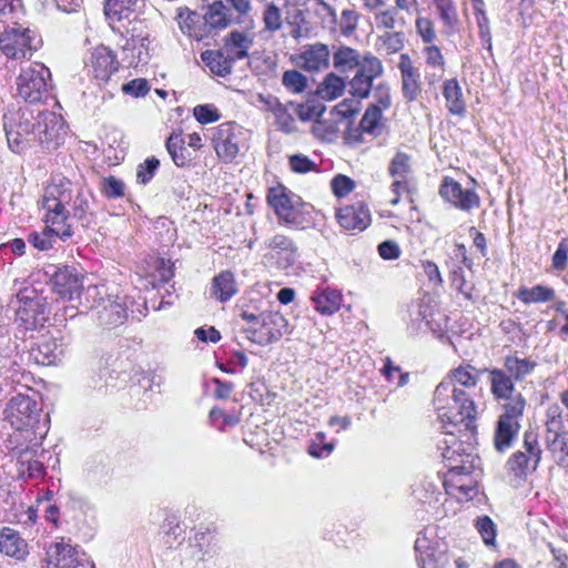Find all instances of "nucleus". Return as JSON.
I'll use <instances>...</instances> for the list:
<instances>
[{
    "mask_svg": "<svg viewBox=\"0 0 568 568\" xmlns=\"http://www.w3.org/2000/svg\"><path fill=\"white\" fill-rule=\"evenodd\" d=\"M263 32L274 34L283 28L282 10L275 2H267L262 11Z\"/></svg>",
    "mask_w": 568,
    "mask_h": 568,
    "instance_id": "46",
    "label": "nucleus"
},
{
    "mask_svg": "<svg viewBox=\"0 0 568 568\" xmlns=\"http://www.w3.org/2000/svg\"><path fill=\"white\" fill-rule=\"evenodd\" d=\"M418 562L420 568H447L449 559L445 551L432 550L423 555Z\"/></svg>",
    "mask_w": 568,
    "mask_h": 568,
    "instance_id": "51",
    "label": "nucleus"
},
{
    "mask_svg": "<svg viewBox=\"0 0 568 568\" xmlns=\"http://www.w3.org/2000/svg\"><path fill=\"white\" fill-rule=\"evenodd\" d=\"M193 115L201 124L216 122L220 119L219 110L212 104H200L193 109Z\"/></svg>",
    "mask_w": 568,
    "mask_h": 568,
    "instance_id": "56",
    "label": "nucleus"
},
{
    "mask_svg": "<svg viewBox=\"0 0 568 568\" xmlns=\"http://www.w3.org/2000/svg\"><path fill=\"white\" fill-rule=\"evenodd\" d=\"M53 226L54 225L50 223H45V227L42 232L30 233L28 236L29 243L40 251H47L52 247L53 242L57 237L61 239L62 241H65L70 239L73 234L70 225L64 226V229L61 232L53 229Z\"/></svg>",
    "mask_w": 568,
    "mask_h": 568,
    "instance_id": "32",
    "label": "nucleus"
},
{
    "mask_svg": "<svg viewBox=\"0 0 568 568\" xmlns=\"http://www.w3.org/2000/svg\"><path fill=\"white\" fill-rule=\"evenodd\" d=\"M523 448L524 450L514 453L507 463L509 470L517 477L525 476L528 471L535 470L540 462L541 448L536 432H525Z\"/></svg>",
    "mask_w": 568,
    "mask_h": 568,
    "instance_id": "14",
    "label": "nucleus"
},
{
    "mask_svg": "<svg viewBox=\"0 0 568 568\" xmlns=\"http://www.w3.org/2000/svg\"><path fill=\"white\" fill-rule=\"evenodd\" d=\"M316 4V13L321 17L324 27L335 29L337 24L336 10L324 0H314Z\"/></svg>",
    "mask_w": 568,
    "mask_h": 568,
    "instance_id": "53",
    "label": "nucleus"
},
{
    "mask_svg": "<svg viewBox=\"0 0 568 568\" xmlns=\"http://www.w3.org/2000/svg\"><path fill=\"white\" fill-rule=\"evenodd\" d=\"M568 264V237L562 239L552 257H551V265L554 270L558 272H562L567 268Z\"/></svg>",
    "mask_w": 568,
    "mask_h": 568,
    "instance_id": "60",
    "label": "nucleus"
},
{
    "mask_svg": "<svg viewBox=\"0 0 568 568\" xmlns=\"http://www.w3.org/2000/svg\"><path fill=\"white\" fill-rule=\"evenodd\" d=\"M515 296L524 304L545 303L555 298V290L546 285L520 286Z\"/></svg>",
    "mask_w": 568,
    "mask_h": 568,
    "instance_id": "37",
    "label": "nucleus"
},
{
    "mask_svg": "<svg viewBox=\"0 0 568 568\" xmlns=\"http://www.w3.org/2000/svg\"><path fill=\"white\" fill-rule=\"evenodd\" d=\"M362 59L357 50L343 45L333 53V65L339 72H348L361 68Z\"/></svg>",
    "mask_w": 568,
    "mask_h": 568,
    "instance_id": "38",
    "label": "nucleus"
},
{
    "mask_svg": "<svg viewBox=\"0 0 568 568\" xmlns=\"http://www.w3.org/2000/svg\"><path fill=\"white\" fill-rule=\"evenodd\" d=\"M288 321L277 311H267L260 314V322L244 327L247 339L258 345H268L290 334Z\"/></svg>",
    "mask_w": 568,
    "mask_h": 568,
    "instance_id": "9",
    "label": "nucleus"
},
{
    "mask_svg": "<svg viewBox=\"0 0 568 568\" xmlns=\"http://www.w3.org/2000/svg\"><path fill=\"white\" fill-rule=\"evenodd\" d=\"M253 43V36L235 30L225 37L223 50L231 57V59L239 61L248 55V51Z\"/></svg>",
    "mask_w": 568,
    "mask_h": 568,
    "instance_id": "30",
    "label": "nucleus"
},
{
    "mask_svg": "<svg viewBox=\"0 0 568 568\" xmlns=\"http://www.w3.org/2000/svg\"><path fill=\"white\" fill-rule=\"evenodd\" d=\"M331 186L337 197H344L354 190L355 182L346 175L338 174L332 180Z\"/></svg>",
    "mask_w": 568,
    "mask_h": 568,
    "instance_id": "61",
    "label": "nucleus"
},
{
    "mask_svg": "<svg viewBox=\"0 0 568 568\" xmlns=\"http://www.w3.org/2000/svg\"><path fill=\"white\" fill-rule=\"evenodd\" d=\"M267 202L281 222L296 227L302 225L303 216L300 196L278 185L268 190Z\"/></svg>",
    "mask_w": 568,
    "mask_h": 568,
    "instance_id": "12",
    "label": "nucleus"
},
{
    "mask_svg": "<svg viewBox=\"0 0 568 568\" xmlns=\"http://www.w3.org/2000/svg\"><path fill=\"white\" fill-rule=\"evenodd\" d=\"M54 292L63 300L73 301L80 296L82 280L73 267H59L52 275Z\"/></svg>",
    "mask_w": 568,
    "mask_h": 568,
    "instance_id": "23",
    "label": "nucleus"
},
{
    "mask_svg": "<svg viewBox=\"0 0 568 568\" xmlns=\"http://www.w3.org/2000/svg\"><path fill=\"white\" fill-rule=\"evenodd\" d=\"M439 194L463 211H470L480 205V199L475 191L464 190L457 181L448 176L443 180Z\"/></svg>",
    "mask_w": 568,
    "mask_h": 568,
    "instance_id": "20",
    "label": "nucleus"
},
{
    "mask_svg": "<svg viewBox=\"0 0 568 568\" xmlns=\"http://www.w3.org/2000/svg\"><path fill=\"white\" fill-rule=\"evenodd\" d=\"M11 305L16 311V322L27 331L43 327L49 320L47 298L34 287L21 288L11 301Z\"/></svg>",
    "mask_w": 568,
    "mask_h": 568,
    "instance_id": "5",
    "label": "nucleus"
},
{
    "mask_svg": "<svg viewBox=\"0 0 568 568\" xmlns=\"http://www.w3.org/2000/svg\"><path fill=\"white\" fill-rule=\"evenodd\" d=\"M41 45L42 39L37 31L20 24L9 27L0 34V51L8 59H31Z\"/></svg>",
    "mask_w": 568,
    "mask_h": 568,
    "instance_id": "7",
    "label": "nucleus"
},
{
    "mask_svg": "<svg viewBox=\"0 0 568 568\" xmlns=\"http://www.w3.org/2000/svg\"><path fill=\"white\" fill-rule=\"evenodd\" d=\"M43 221L52 225L64 224L72 215L82 225L91 222L92 193L87 189L74 190L70 180L53 179L41 199Z\"/></svg>",
    "mask_w": 568,
    "mask_h": 568,
    "instance_id": "2",
    "label": "nucleus"
},
{
    "mask_svg": "<svg viewBox=\"0 0 568 568\" xmlns=\"http://www.w3.org/2000/svg\"><path fill=\"white\" fill-rule=\"evenodd\" d=\"M122 90L124 93L138 98L146 95L150 90V87L145 79L138 78L123 84Z\"/></svg>",
    "mask_w": 568,
    "mask_h": 568,
    "instance_id": "64",
    "label": "nucleus"
},
{
    "mask_svg": "<svg viewBox=\"0 0 568 568\" xmlns=\"http://www.w3.org/2000/svg\"><path fill=\"white\" fill-rule=\"evenodd\" d=\"M41 407L33 395L19 393L7 403L4 418L17 430L33 428L40 418Z\"/></svg>",
    "mask_w": 568,
    "mask_h": 568,
    "instance_id": "10",
    "label": "nucleus"
},
{
    "mask_svg": "<svg viewBox=\"0 0 568 568\" xmlns=\"http://www.w3.org/2000/svg\"><path fill=\"white\" fill-rule=\"evenodd\" d=\"M398 70L402 80V93L407 102L418 99L422 93V78L419 68L415 65L410 57L406 53L400 54Z\"/></svg>",
    "mask_w": 568,
    "mask_h": 568,
    "instance_id": "22",
    "label": "nucleus"
},
{
    "mask_svg": "<svg viewBox=\"0 0 568 568\" xmlns=\"http://www.w3.org/2000/svg\"><path fill=\"white\" fill-rule=\"evenodd\" d=\"M476 528L486 545L490 546L495 544L496 526L488 516L479 517L476 520Z\"/></svg>",
    "mask_w": 568,
    "mask_h": 568,
    "instance_id": "55",
    "label": "nucleus"
},
{
    "mask_svg": "<svg viewBox=\"0 0 568 568\" xmlns=\"http://www.w3.org/2000/svg\"><path fill=\"white\" fill-rule=\"evenodd\" d=\"M479 374L480 371H477L471 365H459L457 368L452 369L437 385L438 397L442 395L447 396V392L453 389H465L470 393L479 382Z\"/></svg>",
    "mask_w": 568,
    "mask_h": 568,
    "instance_id": "19",
    "label": "nucleus"
},
{
    "mask_svg": "<svg viewBox=\"0 0 568 568\" xmlns=\"http://www.w3.org/2000/svg\"><path fill=\"white\" fill-rule=\"evenodd\" d=\"M346 88L345 80L335 73H328L317 88L318 95L327 101L341 97Z\"/></svg>",
    "mask_w": 568,
    "mask_h": 568,
    "instance_id": "42",
    "label": "nucleus"
},
{
    "mask_svg": "<svg viewBox=\"0 0 568 568\" xmlns=\"http://www.w3.org/2000/svg\"><path fill=\"white\" fill-rule=\"evenodd\" d=\"M202 16L209 27L210 36L213 34V31L225 29L231 23L229 9L222 1H214Z\"/></svg>",
    "mask_w": 568,
    "mask_h": 568,
    "instance_id": "34",
    "label": "nucleus"
},
{
    "mask_svg": "<svg viewBox=\"0 0 568 568\" xmlns=\"http://www.w3.org/2000/svg\"><path fill=\"white\" fill-rule=\"evenodd\" d=\"M51 88V72L40 62L21 68L16 79V95L28 103L42 102L49 97Z\"/></svg>",
    "mask_w": 568,
    "mask_h": 568,
    "instance_id": "6",
    "label": "nucleus"
},
{
    "mask_svg": "<svg viewBox=\"0 0 568 568\" xmlns=\"http://www.w3.org/2000/svg\"><path fill=\"white\" fill-rule=\"evenodd\" d=\"M425 64L428 69L425 79L429 85L437 83L445 72V58L440 49L435 44H428L422 50Z\"/></svg>",
    "mask_w": 568,
    "mask_h": 568,
    "instance_id": "29",
    "label": "nucleus"
},
{
    "mask_svg": "<svg viewBox=\"0 0 568 568\" xmlns=\"http://www.w3.org/2000/svg\"><path fill=\"white\" fill-rule=\"evenodd\" d=\"M290 166L296 173H307L316 169V164L304 154L290 156Z\"/></svg>",
    "mask_w": 568,
    "mask_h": 568,
    "instance_id": "63",
    "label": "nucleus"
},
{
    "mask_svg": "<svg viewBox=\"0 0 568 568\" xmlns=\"http://www.w3.org/2000/svg\"><path fill=\"white\" fill-rule=\"evenodd\" d=\"M447 393V396L438 397V386H436L433 398L437 418L442 423L444 432L453 436L454 429L459 426L473 430L478 408L471 394L465 389H453Z\"/></svg>",
    "mask_w": 568,
    "mask_h": 568,
    "instance_id": "3",
    "label": "nucleus"
},
{
    "mask_svg": "<svg viewBox=\"0 0 568 568\" xmlns=\"http://www.w3.org/2000/svg\"><path fill=\"white\" fill-rule=\"evenodd\" d=\"M159 165L160 161L156 158L152 156L146 159L138 168L136 180L142 184H146L154 176Z\"/></svg>",
    "mask_w": 568,
    "mask_h": 568,
    "instance_id": "58",
    "label": "nucleus"
},
{
    "mask_svg": "<svg viewBox=\"0 0 568 568\" xmlns=\"http://www.w3.org/2000/svg\"><path fill=\"white\" fill-rule=\"evenodd\" d=\"M201 58L206 67L220 77L230 74L235 62L224 50H206L201 54Z\"/></svg>",
    "mask_w": 568,
    "mask_h": 568,
    "instance_id": "35",
    "label": "nucleus"
},
{
    "mask_svg": "<svg viewBox=\"0 0 568 568\" xmlns=\"http://www.w3.org/2000/svg\"><path fill=\"white\" fill-rule=\"evenodd\" d=\"M240 129L232 123H222L216 128L213 146L217 156L225 163L232 162L240 152Z\"/></svg>",
    "mask_w": 568,
    "mask_h": 568,
    "instance_id": "18",
    "label": "nucleus"
},
{
    "mask_svg": "<svg viewBox=\"0 0 568 568\" xmlns=\"http://www.w3.org/2000/svg\"><path fill=\"white\" fill-rule=\"evenodd\" d=\"M329 55L328 45L321 42L308 44L300 55L301 67L310 72L322 71L328 68Z\"/></svg>",
    "mask_w": 568,
    "mask_h": 568,
    "instance_id": "26",
    "label": "nucleus"
},
{
    "mask_svg": "<svg viewBox=\"0 0 568 568\" xmlns=\"http://www.w3.org/2000/svg\"><path fill=\"white\" fill-rule=\"evenodd\" d=\"M485 371L489 375L490 393L501 408L494 443L498 452H504L519 433L527 402L521 393L516 392L515 382L505 369L494 367Z\"/></svg>",
    "mask_w": 568,
    "mask_h": 568,
    "instance_id": "1",
    "label": "nucleus"
},
{
    "mask_svg": "<svg viewBox=\"0 0 568 568\" xmlns=\"http://www.w3.org/2000/svg\"><path fill=\"white\" fill-rule=\"evenodd\" d=\"M416 32L422 38L423 42L433 44L436 39V31L434 22L426 17H418L415 22Z\"/></svg>",
    "mask_w": 568,
    "mask_h": 568,
    "instance_id": "54",
    "label": "nucleus"
},
{
    "mask_svg": "<svg viewBox=\"0 0 568 568\" xmlns=\"http://www.w3.org/2000/svg\"><path fill=\"white\" fill-rule=\"evenodd\" d=\"M381 119H382L381 106L369 105L366 109V111L359 122V128H361L362 132L374 135V136L378 135L379 131H381V125H379Z\"/></svg>",
    "mask_w": 568,
    "mask_h": 568,
    "instance_id": "48",
    "label": "nucleus"
},
{
    "mask_svg": "<svg viewBox=\"0 0 568 568\" xmlns=\"http://www.w3.org/2000/svg\"><path fill=\"white\" fill-rule=\"evenodd\" d=\"M282 84L291 93H302L307 87V78L297 70H287L283 73Z\"/></svg>",
    "mask_w": 568,
    "mask_h": 568,
    "instance_id": "50",
    "label": "nucleus"
},
{
    "mask_svg": "<svg viewBox=\"0 0 568 568\" xmlns=\"http://www.w3.org/2000/svg\"><path fill=\"white\" fill-rule=\"evenodd\" d=\"M545 442L547 448L560 459L568 456V432L562 428L546 430Z\"/></svg>",
    "mask_w": 568,
    "mask_h": 568,
    "instance_id": "44",
    "label": "nucleus"
},
{
    "mask_svg": "<svg viewBox=\"0 0 568 568\" xmlns=\"http://www.w3.org/2000/svg\"><path fill=\"white\" fill-rule=\"evenodd\" d=\"M445 447L442 448V456L449 464L447 477L444 481L446 493L456 498L470 499L475 495V487L469 475L473 473L475 465L474 458L470 455L464 459L463 455L458 453L459 443L455 437L450 440H445Z\"/></svg>",
    "mask_w": 568,
    "mask_h": 568,
    "instance_id": "4",
    "label": "nucleus"
},
{
    "mask_svg": "<svg viewBox=\"0 0 568 568\" xmlns=\"http://www.w3.org/2000/svg\"><path fill=\"white\" fill-rule=\"evenodd\" d=\"M34 114L28 108L12 110L3 115V129L12 152L21 153L31 138L34 139Z\"/></svg>",
    "mask_w": 568,
    "mask_h": 568,
    "instance_id": "8",
    "label": "nucleus"
},
{
    "mask_svg": "<svg viewBox=\"0 0 568 568\" xmlns=\"http://www.w3.org/2000/svg\"><path fill=\"white\" fill-rule=\"evenodd\" d=\"M412 172V156L403 151H397L388 165V174L393 179L407 180Z\"/></svg>",
    "mask_w": 568,
    "mask_h": 568,
    "instance_id": "47",
    "label": "nucleus"
},
{
    "mask_svg": "<svg viewBox=\"0 0 568 568\" xmlns=\"http://www.w3.org/2000/svg\"><path fill=\"white\" fill-rule=\"evenodd\" d=\"M334 449L333 443H325V434L320 432L310 445L308 453L317 458L329 455Z\"/></svg>",
    "mask_w": 568,
    "mask_h": 568,
    "instance_id": "57",
    "label": "nucleus"
},
{
    "mask_svg": "<svg viewBox=\"0 0 568 568\" xmlns=\"http://www.w3.org/2000/svg\"><path fill=\"white\" fill-rule=\"evenodd\" d=\"M315 310L323 315L336 313L342 304V293L332 287H318L312 295Z\"/></svg>",
    "mask_w": 568,
    "mask_h": 568,
    "instance_id": "31",
    "label": "nucleus"
},
{
    "mask_svg": "<svg viewBox=\"0 0 568 568\" xmlns=\"http://www.w3.org/2000/svg\"><path fill=\"white\" fill-rule=\"evenodd\" d=\"M211 422L220 429L223 430L224 426H235L240 419L237 416L226 414L219 407H213L210 412Z\"/></svg>",
    "mask_w": 568,
    "mask_h": 568,
    "instance_id": "59",
    "label": "nucleus"
},
{
    "mask_svg": "<svg viewBox=\"0 0 568 568\" xmlns=\"http://www.w3.org/2000/svg\"><path fill=\"white\" fill-rule=\"evenodd\" d=\"M102 192L108 197H121L124 194V183L114 176H108L102 182Z\"/></svg>",
    "mask_w": 568,
    "mask_h": 568,
    "instance_id": "62",
    "label": "nucleus"
},
{
    "mask_svg": "<svg viewBox=\"0 0 568 568\" xmlns=\"http://www.w3.org/2000/svg\"><path fill=\"white\" fill-rule=\"evenodd\" d=\"M179 27L184 34L201 41L211 37L202 14L181 8L178 13Z\"/></svg>",
    "mask_w": 568,
    "mask_h": 568,
    "instance_id": "28",
    "label": "nucleus"
},
{
    "mask_svg": "<svg viewBox=\"0 0 568 568\" xmlns=\"http://www.w3.org/2000/svg\"><path fill=\"white\" fill-rule=\"evenodd\" d=\"M36 457V452L24 449L18 456L19 473L30 478H40L44 475V466Z\"/></svg>",
    "mask_w": 568,
    "mask_h": 568,
    "instance_id": "41",
    "label": "nucleus"
},
{
    "mask_svg": "<svg viewBox=\"0 0 568 568\" xmlns=\"http://www.w3.org/2000/svg\"><path fill=\"white\" fill-rule=\"evenodd\" d=\"M273 115L275 118V124L282 132L291 133L295 130V120L288 111L287 105L282 104L277 106Z\"/></svg>",
    "mask_w": 568,
    "mask_h": 568,
    "instance_id": "52",
    "label": "nucleus"
},
{
    "mask_svg": "<svg viewBox=\"0 0 568 568\" xmlns=\"http://www.w3.org/2000/svg\"><path fill=\"white\" fill-rule=\"evenodd\" d=\"M382 61L371 53L362 59L361 68L349 81V93L356 99H365L369 95L373 81L383 74Z\"/></svg>",
    "mask_w": 568,
    "mask_h": 568,
    "instance_id": "15",
    "label": "nucleus"
},
{
    "mask_svg": "<svg viewBox=\"0 0 568 568\" xmlns=\"http://www.w3.org/2000/svg\"><path fill=\"white\" fill-rule=\"evenodd\" d=\"M212 295L220 302H226L237 292L234 274L230 271L221 272L213 278Z\"/></svg>",
    "mask_w": 568,
    "mask_h": 568,
    "instance_id": "36",
    "label": "nucleus"
},
{
    "mask_svg": "<svg viewBox=\"0 0 568 568\" xmlns=\"http://www.w3.org/2000/svg\"><path fill=\"white\" fill-rule=\"evenodd\" d=\"M87 67L95 79L105 82L118 71L119 62L113 51L105 45H99L91 52Z\"/></svg>",
    "mask_w": 568,
    "mask_h": 568,
    "instance_id": "24",
    "label": "nucleus"
},
{
    "mask_svg": "<svg viewBox=\"0 0 568 568\" xmlns=\"http://www.w3.org/2000/svg\"><path fill=\"white\" fill-rule=\"evenodd\" d=\"M266 262L280 270L292 266L297 258V246L292 239L283 234H275L265 241Z\"/></svg>",
    "mask_w": 568,
    "mask_h": 568,
    "instance_id": "16",
    "label": "nucleus"
},
{
    "mask_svg": "<svg viewBox=\"0 0 568 568\" xmlns=\"http://www.w3.org/2000/svg\"><path fill=\"white\" fill-rule=\"evenodd\" d=\"M45 562L48 568H95L78 546L72 545L63 537L48 546Z\"/></svg>",
    "mask_w": 568,
    "mask_h": 568,
    "instance_id": "11",
    "label": "nucleus"
},
{
    "mask_svg": "<svg viewBox=\"0 0 568 568\" xmlns=\"http://www.w3.org/2000/svg\"><path fill=\"white\" fill-rule=\"evenodd\" d=\"M535 366L536 363L530 359L506 356L501 369H505L514 382H520L534 371Z\"/></svg>",
    "mask_w": 568,
    "mask_h": 568,
    "instance_id": "39",
    "label": "nucleus"
},
{
    "mask_svg": "<svg viewBox=\"0 0 568 568\" xmlns=\"http://www.w3.org/2000/svg\"><path fill=\"white\" fill-rule=\"evenodd\" d=\"M166 150L176 166L183 168L190 161V154L184 146L181 134L172 133L165 142Z\"/></svg>",
    "mask_w": 568,
    "mask_h": 568,
    "instance_id": "45",
    "label": "nucleus"
},
{
    "mask_svg": "<svg viewBox=\"0 0 568 568\" xmlns=\"http://www.w3.org/2000/svg\"><path fill=\"white\" fill-rule=\"evenodd\" d=\"M34 140L44 148L57 149L67 135V125L62 116L51 111H40L34 116Z\"/></svg>",
    "mask_w": 568,
    "mask_h": 568,
    "instance_id": "13",
    "label": "nucleus"
},
{
    "mask_svg": "<svg viewBox=\"0 0 568 568\" xmlns=\"http://www.w3.org/2000/svg\"><path fill=\"white\" fill-rule=\"evenodd\" d=\"M0 552L16 560H24L29 555V546L17 530L3 527L0 530Z\"/></svg>",
    "mask_w": 568,
    "mask_h": 568,
    "instance_id": "27",
    "label": "nucleus"
},
{
    "mask_svg": "<svg viewBox=\"0 0 568 568\" xmlns=\"http://www.w3.org/2000/svg\"><path fill=\"white\" fill-rule=\"evenodd\" d=\"M444 24V32L450 36L456 31L458 14L454 0H433Z\"/></svg>",
    "mask_w": 568,
    "mask_h": 568,
    "instance_id": "40",
    "label": "nucleus"
},
{
    "mask_svg": "<svg viewBox=\"0 0 568 568\" xmlns=\"http://www.w3.org/2000/svg\"><path fill=\"white\" fill-rule=\"evenodd\" d=\"M92 316L97 318L102 326H118L125 322L128 314L126 308L119 297L108 295L101 297L97 304L91 306Z\"/></svg>",
    "mask_w": 568,
    "mask_h": 568,
    "instance_id": "21",
    "label": "nucleus"
},
{
    "mask_svg": "<svg viewBox=\"0 0 568 568\" xmlns=\"http://www.w3.org/2000/svg\"><path fill=\"white\" fill-rule=\"evenodd\" d=\"M135 4L136 0H105V17L111 22L126 19L134 11Z\"/></svg>",
    "mask_w": 568,
    "mask_h": 568,
    "instance_id": "43",
    "label": "nucleus"
},
{
    "mask_svg": "<svg viewBox=\"0 0 568 568\" xmlns=\"http://www.w3.org/2000/svg\"><path fill=\"white\" fill-rule=\"evenodd\" d=\"M443 95L446 101V108L452 114L464 115L466 112V103L463 98L462 87L458 81L453 78L443 84Z\"/></svg>",
    "mask_w": 568,
    "mask_h": 568,
    "instance_id": "33",
    "label": "nucleus"
},
{
    "mask_svg": "<svg viewBox=\"0 0 568 568\" xmlns=\"http://www.w3.org/2000/svg\"><path fill=\"white\" fill-rule=\"evenodd\" d=\"M64 337L59 329L43 335L36 347L31 349L32 358L40 365L55 364L63 356Z\"/></svg>",
    "mask_w": 568,
    "mask_h": 568,
    "instance_id": "17",
    "label": "nucleus"
},
{
    "mask_svg": "<svg viewBox=\"0 0 568 568\" xmlns=\"http://www.w3.org/2000/svg\"><path fill=\"white\" fill-rule=\"evenodd\" d=\"M336 217L338 224L348 231H364L371 223V212L363 202L341 207Z\"/></svg>",
    "mask_w": 568,
    "mask_h": 568,
    "instance_id": "25",
    "label": "nucleus"
},
{
    "mask_svg": "<svg viewBox=\"0 0 568 568\" xmlns=\"http://www.w3.org/2000/svg\"><path fill=\"white\" fill-rule=\"evenodd\" d=\"M404 47V34L402 32L386 31L378 37V49L386 54H393Z\"/></svg>",
    "mask_w": 568,
    "mask_h": 568,
    "instance_id": "49",
    "label": "nucleus"
}]
</instances>
